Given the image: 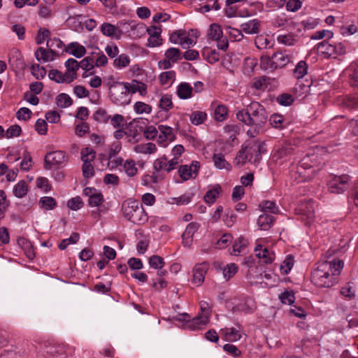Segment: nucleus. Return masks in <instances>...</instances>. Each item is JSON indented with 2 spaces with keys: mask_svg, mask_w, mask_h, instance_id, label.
I'll return each instance as SVG.
<instances>
[{
  "mask_svg": "<svg viewBox=\"0 0 358 358\" xmlns=\"http://www.w3.org/2000/svg\"><path fill=\"white\" fill-rule=\"evenodd\" d=\"M237 119L251 127L247 131L250 137L255 138L263 129L268 120V113L265 108L259 102L253 101L245 108L236 113Z\"/></svg>",
  "mask_w": 358,
  "mask_h": 358,
  "instance_id": "obj_1",
  "label": "nucleus"
},
{
  "mask_svg": "<svg viewBox=\"0 0 358 358\" xmlns=\"http://www.w3.org/2000/svg\"><path fill=\"white\" fill-rule=\"evenodd\" d=\"M343 267V262L341 260L320 261L315 264L311 273V281L319 287H332Z\"/></svg>",
  "mask_w": 358,
  "mask_h": 358,
  "instance_id": "obj_2",
  "label": "nucleus"
},
{
  "mask_svg": "<svg viewBox=\"0 0 358 358\" xmlns=\"http://www.w3.org/2000/svg\"><path fill=\"white\" fill-rule=\"evenodd\" d=\"M123 217L129 222L143 225L148 220V216L142 204L137 200L129 198L123 201L121 206Z\"/></svg>",
  "mask_w": 358,
  "mask_h": 358,
  "instance_id": "obj_3",
  "label": "nucleus"
},
{
  "mask_svg": "<svg viewBox=\"0 0 358 358\" xmlns=\"http://www.w3.org/2000/svg\"><path fill=\"white\" fill-rule=\"evenodd\" d=\"M315 159V155L304 157L295 169L292 171V177L296 182H306L315 177L319 168L315 164H310L313 163Z\"/></svg>",
  "mask_w": 358,
  "mask_h": 358,
  "instance_id": "obj_4",
  "label": "nucleus"
},
{
  "mask_svg": "<svg viewBox=\"0 0 358 358\" xmlns=\"http://www.w3.org/2000/svg\"><path fill=\"white\" fill-rule=\"evenodd\" d=\"M41 350L50 358H71L75 353L73 346L52 341L44 342L41 345Z\"/></svg>",
  "mask_w": 358,
  "mask_h": 358,
  "instance_id": "obj_5",
  "label": "nucleus"
},
{
  "mask_svg": "<svg viewBox=\"0 0 358 358\" xmlns=\"http://www.w3.org/2000/svg\"><path fill=\"white\" fill-rule=\"evenodd\" d=\"M318 53L325 59H336L346 52V46L341 42H329L324 40L317 44Z\"/></svg>",
  "mask_w": 358,
  "mask_h": 358,
  "instance_id": "obj_6",
  "label": "nucleus"
},
{
  "mask_svg": "<svg viewBox=\"0 0 358 358\" xmlns=\"http://www.w3.org/2000/svg\"><path fill=\"white\" fill-rule=\"evenodd\" d=\"M110 96L113 101L117 105L129 103L128 88L125 82L115 81L109 85Z\"/></svg>",
  "mask_w": 358,
  "mask_h": 358,
  "instance_id": "obj_7",
  "label": "nucleus"
},
{
  "mask_svg": "<svg viewBox=\"0 0 358 358\" xmlns=\"http://www.w3.org/2000/svg\"><path fill=\"white\" fill-rule=\"evenodd\" d=\"M349 176L345 174L340 176H331V179L328 181L327 183L329 191L332 194L343 193L349 188Z\"/></svg>",
  "mask_w": 358,
  "mask_h": 358,
  "instance_id": "obj_8",
  "label": "nucleus"
},
{
  "mask_svg": "<svg viewBox=\"0 0 358 358\" xmlns=\"http://www.w3.org/2000/svg\"><path fill=\"white\" fill-rule=\"evenodd\" d=\"M68 156L64 151L57 150L48 153L44 159L45 169H51L52 166H63L68 162Z\"/></svg>",
  "mask_w": 358,
  "mask_h": 358,
  "instance_id": "obj_9",
  "label": "nucleus"
},
{
  "mask_svg": "<svg viewBox=\"0 0 358 358\" xmlns=\"http://www.w3.org/2000/svg\"><path fill=\"white\" fill-rule=\"evenodd\" d=\"M200 169V164L197 161H193L188 165H182L179 167L178 173L183 180H188L190 178H195Z\"/></svg>",
  "mask_w": 358,
  "mask_h": 358,
  "instance_id": "obj_10",
  "label": "nucleus"
},
{
  "mask_svg": "<svg viewBox=\"0 0 358 358\" xmlns=\"http://www.w3.org/2000/svg\"><path fill=\"white\" fill-rule=\"evenodd\" d=\"M208 268L209 265L206 262L196 264L192 269V283L197 286L201 285Z\"/></svg>",
  "mask_w": 358,
  "mask_h": 358,
  "instance_id": "obj_11",
  "label": "nucleus"
},
{
  "mask_svg": "<svg viewBox=\"0 0 358 358\" xmlns=\"http://www.w3.org/2000/svg\"><path fill=\"white\" fill-rule=\"evenodd\" d=\"M243 146L245 151H246V154L250 159V162L253 160L254 162H256L260 159L261 150L262 148L261 143L254 141L249 142L245 145H243Z\"/></svg>",
  "mask_w": 358,
  "mask_h": 358,
  "instance_id": "obj_12",
  "label": "nucleus"
},
{
  "mask_svg": "<svg viewBox=\"0 0 358 358\" xmlns=\"http://www.w3.org/2000/svg\"><path fill=\"white\" fill-rule=\"evenodd\" d=\"M337 103L348 110H358V94L341 96L337 99Z\"/></svg>",
  "mask_w": 358,
  "mask_h": 358,
  "instance_id": "obj_13",
  "label": "nucleus"
},
{
  "mask_svg": "<svg viewBox=\"0 0 358 358\" xmlns=\"http://www.w3.org/2000/svg\"><path fill=\"white\" fill-rule=\"evenodd\" d=\"M147 31L150 36L148 40V46L157 47L162 45V29L160 27L152 26L147 29Z\"/></svg>",
  "mask_w": 358,
  "mask_h": 358,
  "instance_id": "obj_14",
  "label": "nucleus"
},
{
  "mask_svg": "<svg viewBox=\"0 0 358 358\" xmlns=\"http://www.w3.org/2000/svg\"><path fill=\"white\" fill-rule=\"evenodd\" d=\"M208 322V315H198L192 320L189 319V322L185 324V328L192 331L202 329Z\"/></svg>",
  "mask_w": 358,
  "mask_h": 358,
  "instance_id": "obj_15",
  "label": "nucleus"
},
{
  "mask_svg": "<svg viewBox=\"0 0 358 358\" xmlns=\"http://www.w3.org/2000/svg\"><path fill=\"white\" fill-rule=\"evenodd\" d=\"M159 135L158 137V143L162 145L166 141H173L176 138L175 134L172 127L160 124L158 126Z\"/></svg>",
  "mask_w": 358,
  "mask_h": 358,
  "instance_id": "obj_16",
  "label": "nucleus"
},
{
  "mask_svg": "<svg viewBox=\"0 0 358 358\" xmlns=\"http://www.w3.org/2000/svg\"><path fill=\"white\" fill-rule=\"evenodd\" d=\"M220 334L221 337L226 341L235 342L239 341L242 336L240 333L239 329H236L234 327H225L220 330Z\"/></svg>",
  "mask_w": 358,
  "mask_h": 358,
  "instance_id": "obj_17",
  "label": "nucleus"
},
{
  "mask_svg": "<svg viewBox=\"0 0 358 358\" xmlns=\"http://www.w3.org/2000/svg\"><path fill=\"white\" fill-rule=\"evenodd\" d=\"M101 31L103 35L115 39L120 38L122 34L118 27L108 22H104L101 24Z\"/></svg>",
  "mask_w": 358,
  "mask_h": 358,
  "instance_id": "obj_18",
  "label": "nucleus"
},
{
  "mask_svg": "<svg viewBox=\"0 0 358 358\" xmlns=\"http://www.w3.org/2000/svg\"><path fill=\"white\" fill-rule=\"evenodd\" d=\"M126 83V86L128 88L129 93L134 94L139 92L142 96H145L147 94V85L137 80H132L131 83Z\"/></svg>",
  "mask_w": 358,
  "mask_h": 358,
  "instance_id": "obj_19",
  "label": "nucleus"
},
{
  "mask_svg": "<svg viewBox=\"0 0 358 358\" xmlns=\"http://www.w3.org/2000/svg\"><path fill=\"white\" fill-rule=\"evenodd\" d=\"M255 251L256 256L261 259L265 264H271L274 259V254L261 245H257Z\"/></svg>",
  "mask_w": 358,
  "mask_h": 358,
  "instance_id": "obj_20",
  "label": "nucleus"
},
{
  "mask_svg": "<svg viewBox=\"0 0 358 358\" xmlns=\"http://www.w3.org/2000/svg\"><path fill=\"white\" fill-rule=\"evenodd\" d=\"M153 169L157 173H159L162 171L170 173L173 170V166H171L168 159L165 156L159 157L154 161Z\"/></svg>",
  "mask_w": 358,
  "mask_h": 358,
  "instance_id": "obj_21",
  "label": "nucleus"
},
{
  "mask_svg": "<svg viewBox=\"0 0 358 358\" xmlns=\"http://www.w3.org/2000/svg\"><path fill=\"white\" fill-rule=\"evenodd\" d=\"M65 51L77 58H81L86 54L85 48L77 42L69 43L65 48Z\"/></svg>",
  "mask_w": 358,
  "mask_h": 358,
  "instance_id": "obj_22",
  "label": "nucleus"
},
{
  "mask_svg": "<svg viewBox=\"0 0 358 358\" xmlns=\"http://www.w3.org/2000/svg\"><path fill=\"white\" fill-rule=\"evenodd\" d=\"M272 59L276 69L285 66L290 62V57L285 52H276L273 53Z\"/></svg>",
  "mask_w": 358,
  "mask_h": 358,
  "instance_id": "obj_23",
  "label": "nucleus"
},
{
  "mask_svg": "<svg viewBox=\"0 0 358 358\" xmlns=\"http://www.w3.org/2000/svg\"><path fill=\"white\" fill-rule=\"evenodd\" d=\"M301 210L302 211V220H306V224H310L312 223L315 219L313 203L312 201L307 202Z\"/></svg>",
  "mask_w": 358,
  "mask_h": 358,
  "instance_id": "obj_24",
  "label": "nucleus"
},
{
  "mask_svg": "<svg viewBox=\"0 0 358 358\" xmlns=\"http://www.w3.org/2000/svg\"><path fill=\"white\" fill-rule=\"evenodd\" d=\"M201 55L205 60L211 64L217 62L220 59V53L216 50L208 47L203 48Z\"/></svg>",
  "mask_w": 358,
  "mask_h": 358,
  "instance_id": "obj_25",
  "label": "nucleus"
},
{
  "mask_svg": "<svg viewBox=\"0 0 358 358\" xmlns=\"http://www.w3.org/2000/svg\"><path fill=\"white\" fill-rule=\"evenodd\" d=\"M193 87L187 83H181L177 87V95L181 99H187L192 96Z\"/></svg>",
  "mask_w": 358,
  "mask_h": 358,
  "instance_id": "obj_26",
  "label": "nucleus"
},
{
  "mask_svg": "<svg viewBox=\"0 0 358 358\" xmlns=\"http://www.w3.org/2000/svg\"><path fill=\"white\" fill-rule=\"evenodd\" d=\"M260 22L257 20H250L241 25V29L247 34H255L259 31Z\"/></svg>",
  "mask_w": 358,
  "mask_h": 358,
  "instance_id": "obj_27",
  "label": "nucleus"
},
{
  "mask_svg": "<svg viewBox=\"0 0 358 358\" xmlns=\"http://www.w3.org/2000/svg\"><path fill=\"white\" fill-rule=\"evenodd\" d=\"M56 55H52L49 49L46 50L44 48L40 47L35 52L36 59L40 62L43 61L46 62L48 61H53Z\"/></svg>",
  "mask_w": 358,
  "mask_h": 358,
  "instance_id": "obj_28",
  "label": "nucleus"
},
{
  "mask_svg": "<svg viewBox=\"0 0 358 358\" xmlns=\"http://www.w3.org/2000/svg\"><path fill=\"white\" fill-rule=\"evenodd\" d=\"M273 222V216L264 213L259 216L257 224L262 230H267L271 228Z\"/></svg>",
  "mask_w": 358,
  "mask_h": 358,
  "instance_id": "obj_29",
  "label": "nucleus"
},
{
  "mask_svg": "<svg viewBox=\"0 0 358 358\" xmlns=\"http://www.w3.org/2000/svg\"><path fill=\"white\" fill-rule=\"evenodd\" d=\"M221 189L220 185H215L211 189L206 193L204 196L205 202L209 204L213 203L220 194Z\"/></svg>",
  "mask_w": 358,
  "mask_h": 358,
  "instance_id": "obj_30",
  "label": "nucleus"
},
{
  "mask_svg": "<svg viewBox=\"0 0 358 358\" xmlns=\"http://www.w3.org/2000/svg\"><path fill=\"white\" fill-rule=\"evenodd\" d=\"M255 44L258 49L270 48L273 45V43L267 36L259 35L255 38Z\"/></svg>",
  "mask_w": 358,
  "mask_h": 358,
  "instance_id": "obj_31",
  "label": "nucleus"
},
{
  "mask_svg": "<svg viewBox=\"0 0 358 358\" xmlns=\"http://www.w3.org/2000/svg\"><path fill=\"white\" fill-rule=\"evenodd\" d=\"M285 120L284 117L280 114H273L268 119L270 125L278 129H282L285 127Z\"/></svg>",
  "mask_w": 358,
  "mask_h": 358,
  "instance_id": "obj_32",
  "label": "nucleus"
},
{
  "mask_svg": "<svg viewBox=\"0 0 358 358\" xmlns=\"http://www.w3.org/2000/svg\"><path fill=\"white\" fill-rule=\"evenodd\" d=\"M207 119V114L203 111L195 110L189 115V120L192 124L199 125L203 124Z\"/></svg>",
  "mask_w": 358,
  "mask_h": 358,
  "instance_id": "obj_33",
  "label": "nucleus"
},
{
  "mask_svg": "<svg viewBox=\"0 0 358 358\" xmlns=\"http://www.w3.org/2000/svg\"><path fill=\"white\" fill-rule=\"evenodd\" d=\"M309 85H305L301 81H298L294 88L293 94L296 98L305 97L308 92Z\"/></svg>",
  "mask_w": 358,
  "mask_h": 358,
  "instance_id": "obj_34",
  "label": "nucleus"
},
{
  "mask_svg": "<svg viewBox=\"0 0 358 358\" xmlns=\"http://www.w3.org/2000/svg\"><path fill=\"white\" fill-rule=\"evenodd\" d=\"M28 192L27 182L24 180L19 181L13 187V194L18 198L24 197Z\"/></svg>",
  "mask_w": 358,
  "mask_h": 358,
  "instance_id": "obj_35",
  "label": "nucleus"
},
{
  "mask_svg": "<svg viewBox=\"0 0 358 358\" xmlns=\"http://www.w3.org/2000/svg\"><path fill=\"white\" fill-rule=\"evenodd\" d=\"M39 206L46 210H53L57 206L56 200L52 196H43L39 200Z\"/></svg>",
  "mask_w": 358,
  "mask_h": 358,
  "instance_id": "obj_36",
  "label": "nucleus"
},
{
  "mask_svg": "<svg viewBox=\"0 0 358 358\" xmlns=\"http://www.w3.org/2000/svg\"><path fill=\"white\" fill-rule=\"evenodd\" d=\"M273 62L272 55L271 57L268 55H262L260 58V66L265 71H274L276 68Z\"/></svg>",
  "mask_w": 358,
  "mask_h": 358,
  "instance_id": "obj_37",
  "label": "nucleus"
},
{
  "mask_svg": "<svg viewBox=\"0 0 358 358\" xmlns=\"http://www.w3.org/2000/svg\"><path fill=\"white\" fill-rule=\"evenodd\" d=\"M164 55L165 57L172 62V63L177 62L182 57L181 51L176 48H169L166 50Z\"/></svg>",
  "mask_w": 358,
  "mask_h": 358,
  "instance_id": "obj_38",
  "label": "nucleus"
},
{
  "mask_svg": "<svg viewBox=\"0 0 358 358\" xmlns=\"http://www.w3.org/2000/svg\"><path fill=\"white\" fill-rule=\"evenodd\" d=\"M135 152L142 154H152L156 152L157 148L155 144L148 143L145 144L137 145L134 148Z\"/></svg>",
  "mask_w": 358,
  "mask_h": 358,
  "instance_id": "obj_39",
  "label": "nucleus"
},
{
  "mask_svg": "<svg viewBox=\"0 0 358 358\" xmlns=\"http://www.w3.org/2000/svg\"><path fill=\"white\" fill-rule=\"evenodd\" d=\"M46 45L48 49H49L52 55H57L58 54L56 52V49H61L64 46L63 42L58 38H53L48 39Z\"/></svg>",
  "mask_w": 358,
  "mask_h": 358,
  "instance_id": "obj_40",
  "label": "nucleus"
},
{
  "mask_svg": "<svg viewBox=\"0 0 358 358\" xmlns=\"http://www.w3.org/2000/svg\"><path fill=\"white\" fill-rule=\"evenodd\" d=\"M248 241L243 238H239L236 240L232 247L233 251L231 252V255H238L240 253L245 251L247 248Z\"/></svg>",
  "mask_w": 358,
  "mask_h": 358,
  "instance_id": "obj_41",
  "label": "nucleus"
},
{
  "mask_svg": "<svg viewBox=\"0 0 358 358\" xmlns=\"http://www.w3.org/2000/svg\"><path fill=\"white\" fill-rule=\"evenodd\" d=\"M208 37L212 40H218L222 38V30L221 27L215 23L211 24L208 33Z\"/></svg>",
  "mask_w": 358,
  "mask_h": 358,
  "instance_id": "obj_42",
  "label": "nucleus"
},
{
  "mask_svg": "<svg viewBox=\"0 0 358 358\" xmlns=\"http://www.w3.org/2000/svg\"><path fill=\"white\" fill-rule=\"evenodd\" d=\"M130 57L126 54H121L113 61V66L116 69H123L130 64Z\"/></svg>",
  "mask_w": 358,
  "mask_h": 358,
  "instance_id": "obj_43",
  "label": "nucleus"
},
{
  "mask_svg": "<svg viewBox=\"0 0 358 358\" xmlns=\"http://www.w3.org/2000/svg\"><path fill=\"white\" fill-rule=\"evenodd\" d=\"M56 103L58 107L64 108L72 105L71 98L65 93H62L56 97Z\"/></svg>",
  "mask_w": 358,
  "mask_h": 358,
  "instance_id": "obj_44",
  "label": "nucleus"
},
{
  "mask_svg": "<svg viewBox=\"0 0 358 358\" xmlns=\"http://www.w3.org/2000/svg\"><path fill=\"white\" fill-rule=\"evenodd\" d=\"M123 169L129 177L134 176L138 172L136 163L133 159H127L123 164Z\"/></svg>",
  "mask_w": 358,
  "mask_h": 358,
  "instance_id": "obj_45",
  "label": "nucleus"
},
{
  "mask_svg": "<svg viewBox=\"0 0 358 358\" xmlns=\"http://www.w3.org/2000/svg\"><path fill=\"white\" fill-rule=\"evenodd\" d=\"M294 263V257L292 255H288L280 267L281 273L284 275L287 274L293 267Z\"/></svg>",
  "mask_w": 358,
  "mask_h": 358,
  "instance_id": "obj_46",
  "label": "nucleus"
},
{
  "mask_svg": "<svg viewBox=\"0 0 358 358\" xmlns=\"http://www.w3.org/2000/svg\"><path fill=\"white\" fill-rule=\"evenodd\" d=\"M213 161L215 166L220 169H229L230 164L225 160L224 156L222 153L214 154Z\"/></svg>",
  "mask_w": 358,
  "mask_h": 358,
  "instance_id": "obj_47",
  "label": "nucleus"
},
{
  "mask_svg": "<svg viewBox=\"0 0 358 358\" xmlns=\"http://www.w3.org/2000/svg\"><path fill=\"white\" fill-rule=\"evenodd\" d=\"M308 65L305 61H300L294 70V76L296 78H302L307 73Z\"/></svg>",
  "mask_w": 358,
  "mask_h": 358,
  "instance_id": "obj_48",
  "label": "nucleus"
},
{
  "mask_svg": "<svg viewBox=\"0 0 358 358\" xmlns=\"http://www.w3.org/2000/svg\"><path fill=\"white\" fill-rule=\"evenodd\" d=\"M225 30L231 41H241L243 38V34L240 29L229 26Z\"/></svg>",
  "mask_w": 358,
  "mask_h": 358,
  "instance_id": "obj_49",
  "label": "nucleus"
},
{
  "mask_svg": "<svg viewBox=\"0 0 358 358\" xmlns=\"http://www.w3.org/2000/svg\"><path fill=\"white\" fill-rule=\"evenodd\" d=\"M238 267L234 263L227 264L222 270L224 278L226 280L231 279L237 272Z\"/></svg>",
  "mask_w": 358,
  "mask_h": 358,
  "instance_id": "obj_50",
  "label": "nucleus"
},
{
  "mask_svg": "<svg viewBox=\"0 0 358 358\" xmlns=\"http://www.w3.org/2000/svg\"><path fill=\"white\" fill-rule=\"evenodd\" d=\"M228 114L227 108L224 105H218L214 111L215 119L218 122L224 121Z\"/></svg>",
  "mask_w": 358,
  "mask_h": 358,
  "instance_id": "obj_51",
  "label": "nucleus"
},
{
  "mask_svg": "<svg viewBox=\"0 0 358 358\" xmlns=\"http://www.w3.org/2000/svg\"><path fill=\"white\" fill-rule=\"evenodd\" d=\"M159 106L162 110L168 111L173 107L171 96L169 94H164L162 96Z\"/></svg>",
  "mask_w": 358,
  "mask_h": 358,
  "instance_id": "obj_52",
  "label": "nucleus"
},
{
  "mask_svg": "<svg viewBox=\"0 0 358 358\" xmlns=\"http://www.w3.org/2000/svg\"><path fill=\"white\" fill-rule=\"evenodd\" d=\"M96 152L92 148H86L81 151V159L83 163H90L95 159Z\"/></svg>",
  "mask_w": 358,
  "mask_h": 358,
  "instance_id": "obj_53",
  "label": "nucleus"
},
{
  "mask_svg": "<svg viewBox=\"0 0 358 358\" xmlns=\"http://www.w3.org/2000/svg\"><path fill=\"white\" fill-rule=\"evenodd\" d=\"M80 238V235L77 232L73 233L69 238L64 239L59 245V248L62 250H65L69 244L76 243Z\"/></svg>",
  "mask_w": 358,
  "mask_h": 358,
  "instance_id": "obj_54",
  "label": "nucleus"
},
{
  "mask_svg": "<svg viewBox=\"0 0 358 358\" xmlns=\"http://www.w3.org/2000/svg\"><path fill=\"white\" fill-rule=\"evenodd\" d=\"M80 63V68L84 71H93L94 67V57L93 55L85 57Z\"/></svg>",
  "mask_w": 358,
  "mask_h": 358,
  "instance_id": "obj_55",
  "label": "nucleus"
},
{
  "mask_svg": "<svg viewBox=\"0 0 358 358\" xmlns=\"http://www.w3.org/2000/svg\"><path fill=\"white\" fill-rule=\"evenodd\" d=\"M248 161L250 162V159L248 155L246 154V151H245L243 146L242 145L241 150L238 152L236 155L234 162L237 166H243Z\"/></svg>",
  "mask_w": 358,
  "mask_h": 358,
  "instance_id": "obj_56",
  "label": "nucleus"
},
{
  "mask_svg": "<svg viewBox=\"0 0 358 358\" xmlns=\"http://www.w3.org/2000/svg\"><path fill=\"white\" fill-rule=\"evenodd\" d=\"M150 266L155 269H160L164 266V261L162 257L158 255H152L148 260Z\"/></svg>",
  "mask_w": 358,
  "mask_h": 358,
  "instance_id": "obj_57",
  "label": "nucleus"
},
{
  "mask_svg": "<svg viewBox=\"0 0 358 358\" xmlns=\"http://www.w3.org/2000/svg\"><path fill=\"white\" fill-rule=\"evenodd\" d=\"M65 67L68 72L72 73L77 76V71L80 68V63L75 59L70 58L65 62Z\"/></svg>",
  "mask_w": 358,
  "mask_h": 358,
  "instance_id": "obj_58",
  "label": "nucleus"
},
{
  "mask_svg": "<svg viewBox=\"0 0 358 358\" xmlns=\"http://www.w3.org/2000/svg\"><path fill=\"white\" fill-rule=\"evenodd\" d=\"M51 35L50 31L46 28H40L38 31L36 43L42 44L46 39L49 38Z\"/></svg>",
  "mask_w": 358,
  "mask_h": 358,
  "instance_id": "obj_59",
  "label": "nucleus"
},
{
  "mask_svg": "<svg viewBox=\"0 0 358 358\" xmlns=\"http://www.w3.org/2000/svg\"><path fill=\"white\" fill-rule=\"evenodd\" d=\"M134 108V110L138 114H142L144 113L149 114L152 111V107L150 105L141 101L136 102Z\"/></svg>",
  "mask_w": 358,
  "mask_h": 358,
  "instance_id": "obj_60",
  "label": "nucleus"
},
{
  "mask_svg": "<svg viewBox=\"0 0 358 358\" xmlns=\"http://www.w3.org/2000/svg\"><path fill=\"white\" fill-rule=\"evenodd\" d=\"M259 206L262 208L263 211H268L272 213H277L278 208L276 206L275 203L272 201H264Z\"/></svg>",
  "mask_w": 358,
  "mask_h": 358,
  "instance_id": "obj_61",
  "label": "nucleus"
},
{
  "mask_svg": "<svg viewBox=\"0 0 358 358\" xmlns=\"http://www.w3.org/2000/svg\"><path fill=\"white\" fill-rule=\"evenodd\" d=\"M94 118L97 122L106 123L110 120V116L108 115L106 110L99 108L94 113Z\"/></svg>",
  "mask_w": 358,
  "mask_h": 358,
  "instance_id": "obj_62",
  "label": "nucleus"
},
{
  "mask_svg": "<svg viewBox=\"0 0 358 358\" xmlns=\"http://www.w3.org/2000/svg\"><path fill=\"white\" fill-rule=\"evenodd\" d=\"M334 34L329 30H320L314 33L310 38L313 40H319L326 38L327 39H331L333 38Z\"/></svg>",
  "mask_w": 358,
  "mask_h": 358,
  "instance_id": "obj_63",
  "label": "nucleus"
},
{
  "mask_svg": "<svg viewBox=\"0 0 358 358\" xmlns=\"http://www.w3.org/2000/svg\"><path fill=\"white\" fill-rule=\"evenodd\" d=\"M83 202L80 196H76L69 199L67 206L72 210H78L83 206Z\"/></svg>",
  "mask_w": 358,
  "mask_h": 358,
  "instance_id": "obj_64",
  "label": "nucleus"
}]
</instances>
